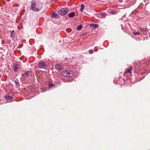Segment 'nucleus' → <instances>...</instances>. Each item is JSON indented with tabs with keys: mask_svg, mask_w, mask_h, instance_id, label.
I'll list each match as a JSON object with an SVG mask.
<instances>
[{
	"mask_svg": "<svg viewBox=\"0 0 150 150\" xmlns=\"http://www.w3.org/2000/svg\"><path fill=\"white\" fill-rule=\"evenodd\" d=\"M42 8V4H40L39 5L36 6V2L33 0L31 2V9L34 11L38 12Z\"/></svg>",
	"mask_w": 150,
	"mask_h": 150,
	"instance_id": "nucleus-1",
	"label": "nucleus"
},
{
	"mask_svg": "<svg viewBox=\"0 0 150 150\" xmlns=\"http://www.w3.org/2000/svg\"><path fill=\"white\" fill-rule=\"evenodd\" d=\"M61 74L64 76L72 77L74 75L73 71L71 70H66L61 72Z\"/></svg>",
	"mask_w": 150,
	"mask_h": 150,
	"instance_id": "nucleus-2",
	"label": "nucleus"
},
{
	"mask_svg": "<svg viewBox=\"0 0 150 150\" xmlns=\"http://www.w3.org/2000/svg\"><path fill=\"white\" fill-rule=\"evenodd\" d=\"M69 12V10L67 8H62L58 12L59 14L61 15H66Z\"/></svg>",
	"mask_w": 150,
	"mask_h": 150,
	"instance_id": "nucleus-3",
	"label": "nucleus"
},
{
	"mask_svg": "<svg viewBox=\"0 0 150 150\" xmlns=\"http://www.w3.org/2000/svg\"><path fill=\"white\" fill-rule=\"evenodd\" d=\"M39 68L40 69H45V67H47V65L43 61L40 62L38 64Z\"/></svg>",
	"mask_w": 150,
	"mask_h": 150,
	"instance_id": "nucleus-4",
	"label": "nucleus"
},
{
	"mask_svg": "<svg viewBox=\"0 0 150 150\" xmlns=\"http://www.w3.org/2000/svg\"><path fill=\"white\" fill-rule=\"evenodd\" d=\"M132 70V68L131 67H130L129 68L125 69V73H131Z\"/></svg>",
	"mask_w": 150,
	"mask_h": 150,
	"instance_id": "nucleus-5",
	"label": "nucleus"
},
{
	"mask_svg": "<svg viewBox=\"0 0 150 150\" xmlns=\"http://www.w3.org/2000/svg\"><path fill=\"white\" fill-rule=\"evenodd\" d=\"M14 70L15 72L17 71L18 69H19V65L17 64H15L13 65Z\"/></svg>",
	"mask_w": 150,
	"mask_h": 150,
	"instance_id": "nucleus-6",
	"label": "nucleus"
},
{
	"mask_svg": "<svg viewBox=\"0 0 150 150\" xmlns=\"http://www.w3.org/2000/svg\"><path fill=\"white\" fill-rule=\"evenodd\" d=\"M55 67L57 69L59 70L62 69V66L59 64H57L55 65Z\"/></svg>",
	"mask_w": 150,
	"mask_h": 150,
	"instance_id": "nucleus-7",
	"label": "nucleus"
},
{
	"mask_svg": "<svg viewBox=\"0 0 150 150\" xmlns=\"http://www.w3.org/2000/svg\"><path fill=\"white\" fill-rule=\"evenodd\" d=\"M75 16V14L74 12L70 13L68 14V16L70 18L73 17L74 16Z\"/></svg>",
	"mask_w": 150,
	"mask_h": 150,
	"instance_id": "nucleus-8",
	"label": "nucleus"
},
{
	"mask_svg": "<svg viewBox=\"0 0 150 150\" xmlns=\"http://www.w3.org/2000/svg\"><path fill=\"white\" fill-rule=\"evenodd\" d=\"M32 74V73L31 71H28L25 73V75L27 76H30Z\"/></svg>",
	"mask_w": 150,
	"mask_h": 150,
	"instance_id": "nucleus-9",
	"label": "nucleus"
},
{
	"mask_svg": "<svg viewBox=\"0 0 150 150\" xmlns=\"http://www.w3.org/2000/svg\"><path fill=\"white\" fill-rule=\"evenodd\" d=\"M13 98L12 97L9 95H6L4 97V98L7 100H11Z\"/></svg>",
	"mask_w": 150,
	"mask_h": 150,
	"instance_id": "nucleus-10",
	"label": "nucleus"
},
{
	"mask_svg": "<svg viewBox=\"0 0 150 150\" xmlns=\"http://www.w3.org/2000/svg\"><path fill=\"white\" fill-rule=\"evenodd\" d=\"M58 16V14L55 13H54L52 15L51 17L53 18H56Z\"/></svg>",
	"mask_w": 150,
	"mask_h": 150,
	"instance_id": "nucleus-11",
	"label": "nucleus"
},
{
	"mask_svg": "<svg viewBox=\"0 0 150 150\" xmlns=\"http://www.w3.org/2000/svg\"><path fill=\"white\" fill-rule=\"evenodd\" d=\"M11 37L12 38H14L15 33H14V30H12V31H11Z\"/></svg>",
	"mask_w": 150,
	"mask_h": 150,
	"instance_id": "nucleus-12",
	"label": "nucleus"
},
{
	"mask_svg": "<svg viewBox=\"0 0 150 150\" xmlns=\"http://www.w3.org/2000/svg\"><path fill=\"white\" fill-rule=\"evenodd\" d=\"M82 28V25H79L77 27V29L78 30H81Z\"/></svg>",
	"mask_w": 150,
	"mask_h": 150,
	"instance_id": "nucleus-13",
	"label": "nucleus"
},
{
	"mask_svg": "<svg viewBox=\"0 0 150 150\" xmlns=\"http://www.w3.org/2000/svg\"><path fill=\"white\" fill-rule=\"evenodd\" d=\"M106 13H100V16L102 18H104L106 16Z\"/></svg>",
	"mask_w": 150,
	"mask_h": 150,
	"instance_id": "nucleus-14",
	"label": "nucleus"
},
{
	"mask_svg": "<svg viewBox=\"0 0 150 150\" xmlns=\"http://www.w3.org/2000/svg\"><path fill=\"white\" fill-rule=\"evenodd\" d=\"M81 8L80 9V11L82 12L84 8V6L83 4H82L81 5Z\"/></svg>",
	"mask_w": 150,
	"mask_h": 150,
	"instance_id": "nucleus-15",
	"label": "nucleus"
},
{
	"mask_svg": "<svg viewBox=\"0 0 150 150\" xmlns=\"http://www.w3.org/2000/svg\"><path fill=\"white\" fill-rule=\"evenodd\" d=\"M146 27L141 28L140 29V30L141 31L145 30H146Z\"/></svg>",
	"mask_w": 150,
	"mask_h": 150,
	"instance_id": "nucleus-16",
	"label": "nucleus"
},
{
	"mask_svg": "<svg viewBox=\"0 0 150 150\" xmlns=\"http://www.w3.org/2000/svg\"><path fill=\"white\" fill-rule=\"evenodd\" d=\"M93 27L95 28H96L98 26V25L96 24H92Z\"/></svg>",
	"mask_w": 150,
	"mask_h": 150,
	"instance_id": "nucleus-17",
	"label": "nucleus"
},
{
	"mask_svg": "<svg viewBox=\"0 0 150 150\" xmlns=\"http://www.w3.org/2000/svg\"><path fill=\"white\" fill-rule=\"evenodd\" d=\"M49 87H52V86H54V85L51 82L49 83Z\"/></svg>",
	"mask_w": 150,
	"mask_h": 150,
	"instance_id": "nucleus-18",
	"label": "nucleus"
},
{
	"mask_svg": "<svg viewBox=\"0 0 150 150\" xmlns=\"http://www.w3.org/2000/svg\"><path fill=\"white\" fill-rule=\"evenodd\" d=\"M133 33L134 35H138L139 34V33L138 32H133Z\"/></svg>",
	"mask_w": 150,
	"mask_h": 150,
	"instance_id": "nucleus-19",
	"label": "nucleus"
},
{
	"mask_svg": "<svg viewBox=\"0 0 150 150\" xmlns=\"http://www.w3.org/2000/svg\"><path fill=\"white\" fill-rule=\"evenodd\" d=\"M22 77L23 79H25L27 76H26L25 75V73L24 74H22Z\"/></svg>",
	"mask_w": 150,
	"mask_h": 150,
	"instance_id": "nucleus-20",
	"label": "nucleus"
},
{
	"mask_svg": "<svg viewBox=\"0 0 150 150\" xmlns=\"http://www.w3.org/2000/svg\"><path fill=\"white\" fill-rule=\"evenodd\" d=\"M88 52L90 54H92L93 52V50H90L88 51Z\"/></svg>",
	"mask_w": 150,
	"mask_h": 150,
	"instance_id": "nucleus-21",
	"label": "nucleus"
},
{
	"mask_svg": "<svg viewBox=\"0 0 150 150\" xmlns=\"http://www.w3.org/2000/svg\"><path fill=\"white\" fill-rule=\"evenodd\" d=\"M72 80H73L71 78L70 80H69L68 81H66V82H69V81H71Z\"/></svg>",
	"mask_w": 150,
	"mask_h": 150,
	"instance_id": "nucleus-22",
	"label": "nucleus"
},
{
	"mask_svg": "<svg viewBox=\"0 0 150 150\" xmlns=\"http://www.w3.org/2000/svg\"><path fill=\"white\" fill-rule=\"evenodd\" d=\"M115 13V11H112L111 12V13L112 14H114Z\"/></svg>",
	"mask_w": 150,
	"mask_h": 150,
	"instance_id": "nucleus-23",
	"label": "nucleus"
},
{
	"mask_svg": "<svg viewBox=\"0 0 150 150\" xmlns=\"http://www.w3.org/2000/svg\"><path fill=\"white\" fill-rule=\"evenodd\" d=\"M16 82V84H17V82H16H16Z\"/></svg>",
	"mask_w": 150,
	"mask_h": 150,
	"instance_id": "nucleus-24",
	"label": "nucleus"
}]
</instances>
